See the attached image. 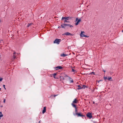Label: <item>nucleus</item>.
<instances>
[{
	"mask_svg": "<svg viewBox=\"0 0 123 123\" xmlns=\"http://www.w3.org/2000/svg\"><path fill=\"white\" fill-rule=\"evenodd\" d=\"M122 32H123V30L122 31Z\"/></svg>",
	"mask_w": 123,
	"mask_h": 123,
	"instance_id": "ea45409f",
	"label": "nucleus"
},
{
	"mask_svg": "<svg viewBox=\"0 0 123 123\" xmlns=\"http://www.w3.org/2000/svg\"><path fill=\"white\" fill-rule=\"evenodd\" d=\"M53 97H54V96H52V97H51L52 98H53Z\"/></svg>",
	"mask_w": 123,
	"mask_h": 123,
	"instance_id": "c9c22d12",
	"label": "nucleus"
},
{
	"mask_svg": "<svg viewBox=\"0 0 123 123\" xmlns=\"http://www.w3.org/2000/svg\"><path fill=\"white\" fill-rule=\"evenodd\" d=\"M69 25V24H63H63L61 25V27L62 28H65V26H68Z\"/></svg>",
	"mask_w": 123,
	"mask_h": 123,
	"instance_id": "423d86ee",
	"label": "nucleus"
},
{
	"mask_svg": "<svg viewBox=\"0 0 123 123\" xmlns=\"http://www.w3.org/2000/svg\"><path fill=\"white\" fill-rule=\"evenodd\" d=\"M107 79L108 80H111V81H112V80H111V77H108L107 78Z\"/></svg>",
	"mask_w": 123,
	"mask_h": 123,
	"instance_id": "dca6fc26",
	"label": "nucleus"
},
{
	"mask_svg": "<svg viewBox=\"0 0 123 123\" xmlns=\"http://www.w3.org/2000/svg\"><path fill=\"white\" fill-rule=\"evenodd\" d=\"M57 95H51V96L50 97H52V96H54V97H55V96H57Z\"/></svg>",
	"mask_w": 123,
	"mask_h": 123,
	"instance_id": "aec40b11",
	"label": "nucleus"
},
{
	"mask_svg": "<svg viewBox=\"0 0 123 123\" xmlns=\"http://www.w3.org/2000/svg\"><path fill=\"white\" fill-rule=\"evenodd\" d=\"M5 101H6V100H5V99H4V101H3V102L4 103H5Z\"/></svg>",
	"mask_w": 123,
	"mask_h": 123,
	"instance_id": "2f4dec72",
	"label": "nucleus"
},
{
	"mask_svg": "<svg viewBox=\"0 0 123 123\" xmlns=\"http://www.w3.org/2000/svg\"><path fill=\"white\" fill-rule=\"evenodd\" d=\"M0 22H1V20H0Z\"/></svg>",
	"mask_w": 123,
	"mask_h": 123,
	"instance_id": "79ce46f5",
	"label": "nucleus"
},
{
	"mask_svg": "<svg viewBox=\"0 0 123 123\" xmlns=\"http://www.w3.org/2000/svg\"><path fill=\"white\" fill-rule=\"evenodd\" d=\"M89 74H93L94 75H95V74L93 72H92L91 73Z\"/></svg>",
	"mask_w": 123,
	"mask_h": 123,
	"instance_id": "6ab92c4d",
	"label": "nucleus"
},
{
	"mask_svg": "<svg viewBox=\"0 0 123 123\" xmlns=\"http://www.w3.org/2000/svg\"><path fill=\"white\" fill-rule=\"evenodd\" d=\"M33 23H31L28 24L27 25V27H29V26H30Z\"/></svg>",
	"mask_w": 123,
	"mask_h": 123,
	"instance_id": "f3484780",
	"label": "nucleus"
},
{
	"mask_svg": "<svg viewBox=\"0 0 123 123\" xmlns=\"http://www.w3.org/2000/svg\"><path fill=\"white\" fill-rule=\"evenodd\" d=\"M75 109V113H77V108Z\"/></svg>",
	"mask_w": 123,
	"mask_h": 123,
	"instance_id": "5701e85b",
	"label": "nucleus"
},
{
	"mask_svg": "<svg viewBox=\"0 0 123 123\" xmlns=\"http://www.w3.org/2000/svg\"><path fill=\"white\" fill-rule=\"evenodd\" d=\"M73 114L74 116L77 115L78 117H86L85 116V115H83L81 113H73Z\"/></svg>",
	"mask_w": 123,
	"mask_h": 123,
	"instance_id": "f257e3e1",
	"label": "nucleus"
},
{
	"mask_svg": "<svg viewBox=\"0 0 123 123\" xmlns=\"http://www.w3.org/2000/svg\"><path fill=\"white\" fill-rule=\"evenodd\" d=\"M16 58V56H15L14 55H13V59H15Z\"/></svg>",
	"mask_w": 123,
	"mask_h": 123,
	"instance_id": "412c9836",
	"label": "nucleus"
},
{
	"mask_svg": "<svg viewBox=\"0 0 123 123\" xmlns=\"http://www.w3.org/2000/svg\"><path fill=\"white\" fill-rule=\"evenodd\" d=\"M40 123V121L38 123Z\"/></svg>",
	"mask_w": 123,
	"mask_h": 123,
	"instance_id": "e433bc0d",
	"label": "nucleus"
},
{
	"mask_svg": "<svg viewBox=\"0 0 123 123\" xmlns=\"http://www.w3.org/2000/svg\"><path fill=\"white\" fill-rule=\"evenodd\" d=\"M57 74V73H55L54 74H52L51 75L52 76H51L52 77V76H53L54 78H55V79H57V78L55 76Z\"/></svg>",
	"mask_w": 123,
	"mask_h": 123,
	"instance_id": "9d476101",
	"label": "nucleus"
},
{
	"mask_svg": "<svg viewBox=\"0 0 123 123\" xmlns=\"http://www.w3.org/2000/svg\"><path fill=\"white\" fill-rule=\"evenodd\" d=\"M89 37V36H86V37Z\"/></svg>",
	"mask_w": 123,
	"mask_h": 123,
	"instance_id": "72a5a7b5",
	"label": "nucleus"
},
{
	"mask_svg": "<svg viewBox=\"0 0 123 123\" xmlns=\"http://www.w3.org/2000/svg\"><path fill=\"white\" fill-rule=\"evenodd\" d=\"M69 17H62V20H63L64 19L66 20H68L69 19Z\"/></svg>",
	"mask_w": 123,
	"mask_h": 123,
	"instance_id": "6e6552de",
	"label": "nucleus"
},
{
	"mask_svg": "<svg viewBox=\"0 0 123 123\" xmlns=\"http://www.w3.org/2000/svg\"><path fill=\"white\" fill-rule=\"evenodd\" d=\"M77 86L78 88L77 89L80 90L82 89H85V87H82L80 85H78Z\"/></svg>",
	"mask_w": 123,
	"mask_h": 123,
	"instance_id": "9b49d317",
	"label": "nucleus"
},
{
	"mask_svg": "<svg viewBox=\"0 0 123 123\" xmlns=\"http://www.w3.org/2000/svg\"><path fill=\"white\" fill-rule=\"evenodd\" d=\"M66 76L67 77H68V76L67 75H66Z\"/></svg>",
	"mask_w": 123,
	"mask_h": 123,
	"instance_id": "4c0bfd02",
	"label": "nucleus"
},
{
	"mask_svg": "<svg viewBox=\"0 0 123 123\" xmlns=\"http://www.w3.org/2000/svg\"><path fill=\"white\" fill-rule=\"evenodd\" d=\"M15 54H16V52H14L13 53V55H14Z\"/></svg>",
	"mask_w": 123,
	"mask_h": 123,
	"instance_id": "473e14b6",
	"label": "nucleus"
},
{
	"mask_svg": "<svg viewBox=\"0 0 123 123\" xmlns=\"http://www.w3.org/2000/svg\"><path fill=\"white\" fill-rule=\"evenodd\" d=\"M68 55L67 54H61V55H60L61 56L65 57L66 56H67Z\"/></svg>",
	"mask_w": 123,
	"mask_h": 123,
	"instance_id": "4468645a",
	"label": "nucleus"
},
{
	"mask_svg": "<svg viewBox=\"0 0 123 123\" xmlns=\"http://www.w3.org/2000/svg\"><path fill=\"white\" fill-rule=\"evenodd\" d=\"M61 39H56L54 41V43H56L57 44H59L61 42Z\"/></svg>",
	"mask_w": 123,
	"mask_h": 123,
	"instance_id": "f03ea898",
	"label": "nucleus"
},
{
	"mask_svg": "<svg viewBox=\"0 0 123 123\" xmlns=\"http://www.w3.org/2000/svg\"><path fill=\"white\" fill-rule=\"evenodd\" d=\"M78 102V101L77 100L76 98H75L73 101L72 103L73 104H76Z\"/></svg>",
	"mask_w": 123,
	"mask_h": 123,
	"instance_id": "1a4fd4ad",
	"label": "nucleus"
},
{
	"mask_svg": "<svg viewBox=\"0 0 123 123\" xmlns=\"http://www.w3.org/2000/svg\"><path fill=\"white\" fill-rule=\"evenodd\" d=\"M82 86V87H85V88L86 86L85 85H83Z\"/></svg>",
	"mask_w": 123,
	"mask_h": 123,
	"instance_id": "a878e982",
	"label": "nucleus"
},
{
	"mask_svg": "<svg viewBox=\"0 0 123 123\" xmlns=\"http://www.w3.org/2000/svg\"><path fill=\"white\" fill-rule=\"evenodd\" d=\"M3 116V115L2 114V112H0V117H1Z\"/></svg>",
	"mask_w": 123,
	"mask_h": 123,
	"instance_id": "a211bd4d",
	"label": "nucleus"
},
{
	"mask_svg": "<svg viewBox=\"0 0 123 123\" xmlns=\"http://www.w3.org/2000/svg\"><path fill=\"white\" fill-rule=\"evenodd\" d=\"M71 105L73 107H74L75 108V109L77 108L75 105L74 104L72 103L71 104Z\"/></svg>",
	"mask_w": 123,
	"mask_h": 123,
	"instance_id": "2eb2a0df",
	"label": "nucleus"
},
{
	"mask_svg": "<svg viewBox=\"0 0 123 123\" xmlns=\"http://www.w3.org/2000/svg\"><path fill=\"white\" fill-rule=\"evenodd\" d=\"M3 87H4V88H5V89L6 90V88H5V85H3Z\"/></svg>",
	"mask_w": 123,
	"mask_h": 123,
	"instance_id": "c756f323",
	"label": "nucleus"
},
{
	"mask_svg": "<svg viewBox=\"0 0 123 123\" xmlns=\"http://www.w3.org/2000/svg\"><path fill=\"white\" fill-rule=\"evenodd\" d=\"M69 26L70 27H73V26L72 25H70V24H69V26Z\"/></svg>",
	"mask_w": 123,
	"mask_h": 123,
	"instance_id": "cd10ccee",
	"label": "nucleus"
},
{
	"mask_svg": "<svg viewBox=\"0 0 123 123\" xmlns=\"http://www.w3.org/2000/svg\"><path fill=\"white\" fill-rule=\"evenodd\" d=\"M64 34L65 35H70V36H73L74 35V34H71L69 32H67Z\"/></svg>",
	"mask_w": 123,
	"mask_h": 123,
	"instance_id": "39448f33",
	"label": "nucleus"
},
{
	"mask_svg": "<svg viewBox=\"0 0 123 123\" xmlns=\"http://www.w3.org/2000/svg\"><path fill=\"white\" fill-rule=\"evenodd\" d=\"M70 78V79H72V80H70L71 82H73L74 81H73V80L71 78Z\"/></svg>",
	"mask_w": 123,
	"mask_h": 123,
	"instance_id": "bb28decb",
	"label": "nucleus"
},
{
	"mask_svg": "<svg viewBox=\"0 0 123 123\" xmlns=\"http://www.w3.org/2000/svg\"><path fill=\"white\" fill-rule=\"evenodd\" d=\"M93 103H94V102H93Z\"/></svg>",
	"mask_w": 123,
	"mask_h": 123,
	"instance_id": "37998d69",
	"label": "nucleus"
},
{
	"mask_svg": "<svg viewBox=\"0 0 123 123\" xmlns=\"http://www.w3.org/2000/svg\"><path fill=\"white\" fill-rule=\"evenodd\" d=\"M84 33L85 32L84 31H81V33L80 34V36L81 37H86V35H85L83 34V33Z\"/></svg>",
	"mask_w": 123,
	"mask_h": 123,
	"instance_id": "0eeeda50",
	"label": "nucleus"
},
{
	"mask_svg": "<svg viewBox=\"0 0 123 123\" xmlns=\"http://www.w3.org/2000/svg\"><path fill=\"white\" fill-rule=\"evenodd\" d=\"M81 21V19H78V18H76L75 22H76V23H75V24L76 25H78L79 23Z\"/></svg>",
	"mask_w": 123,
	"mask_h": 123,
	"instance_id": "20e7f679",
	"label": "nucleus"
},
{
	"mask_svg": "<svg viewBox=\"0 0 123 123\" xmlns=\"http://www.w3.org/2000/svg\"><path fill=\"white\" fill-rule=\"evenodd\" d=\"M86 116L89 119H91L92 117V113H87L86 114Z\"/></svg>",
	"mask_w": 123,
	"mask_h": 123,
	"instance_id": "7ed1b4c3",
	"label": "nucleus"
},
{
	"mask_svg": "<svg viewBox=\"0 0 123 123\" xmlns=\"http://www.w3.org/2000/svg\"><path fill=\"white\" fill-rule=\"evenodd\" d=\"M46 107H44L43 108V110L42 113L43 114H44V113L46 112Z\"/></svg>",
	"mask_w": 123,
	"mask_h": 123,
	"instance_id": "ddd939ff",
	"label": "nucleus"
},
{
	"mask_svg": "<svg viewBox=\"0 0 123 123\" xmlns=\"http://www.w3.org/2000/svg\"><path fill=\"white\" fill-rule=\"evenodd\" d=\"M104 79L105 80L107 79V77H104Z\"/></svg>",
	"mask_w": 123,
	"mask_h": 123,
	"instance_id": "393cba45",
	"label": "nucleus"
},
{
	"mask_svg": "<svg viewBox=\"0 0 123 123\" xmlns=\"http://www.w3.org/2000/svg\"><path fill=\"white\" fill-rule=\"evenodd\" d=\"M73 17H69V19H71Z\"/></svg>",
	"mask_w": 123,
	"mask_h": 123,
	"instance_id": "7c9ffc66",
	"label": "nucleus"
},
{
	"mask_svg": "<svg viewBox=\"0 0 123 123\" xmlns=\"http://www.w3.org/2000/svg\"><path fill=\"white\" fill-rule=\"evenodd\" d=\"M3 79L2 78H0V81H1Z\"/></svg>",
	"mask_w": 123,
	"mask_h": 123,
	"instance_id": "c85d7f7f",
	"label": "nucleus"
},
{
	"mask_svg": "<svg viewBox=\"0 0 123 123\" xmlns=\"http://www.w3.org/2000/svg\"><path fill=\"white\" fill-rule=\"evenodd\" d=\"M103 71L105 72V71L104 70H103Z\"/></svg>",
	"mask_w": 123,
	"mask_h": 123,
	"instance_id": "f704fd0d",
	"label": "nucleus"
},
{
	"mask_svg": "<svg viewBox=\"0 0 123 123\" xmlns=\"http://www.w3.org/2000/svg\"><path fill=\"white\" fill-rule=\"evenodd\" d=\"M59 27H60V26H59V27H58V28H59Z\"/></svg>",
	"mask_w": 123,
	"mask_h": 123,
	"instance_id": "a19ab883",
	"label": "nucleus"
},
{
	"mask_svg": "<svg viewBox=\"0 0 123 123\" xmlns=\"http://www.w3.org/2000/svg\"><path fill=\"white\" fill-rule=\"evenodd\" d=\"M72 72H76V70H74V69H72Z\"/></svg>",
	"mask_w": 123,
	"mask_h": 123,
	"instance_id": "b1692460",
	"label": "nucleus"
},
{
	"mask_svg": "<svg viewBox=\"0 0 123 123\" xmlns=\"http://www.w3.org/2000/svg\"><path fill=\"white\" fill-rule=\"evenodd\" d=\"M0 90H1V88H0Z\"/></svg>",
	"mask_w": 123,
	"mask_h": 123,
	"instance_id": "58836bf2",
	"label": "nucleus"
},
{
	"mask_svg": "<svg viewBox=\"0 0 123 123\" xmlns=\"http://www.w3.org/2000/svg\"><path fill=\"white\" fill-rule=\"evenodd\" d=\"M64 23H65V22L69 23V21H67V20H64Z\"/></svg>",
	"mask_w": 123,
	"mask_h": 123,
	"instance_id": "4be33fe9",
	"label": "nucleus"
},
{
	"mask_svg": "<svg viewBox=\"0 0 123 123\" xmlns=\"http://www.w3.org/2000/svg\"><path fill=\"white\" fill-rule=\"evenodd\" d=\"M55 68H57L56 69V70L58 69H61L62 68V67L61 66H58Z\"/></svg>",
	"mask_w": 123,
	"mask_h": 123,
	"instance_id": "f8f14e48",
	"label": "nucleus"
}]
</instances>
